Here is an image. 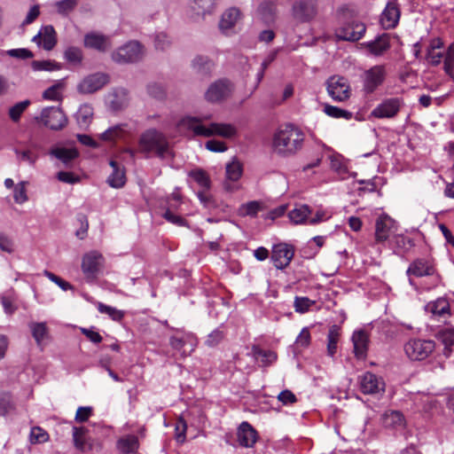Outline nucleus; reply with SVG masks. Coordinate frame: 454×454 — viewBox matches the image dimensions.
<instances>
[{"label":"nucleus","instance_id":"nucleus-19","mask_svg":"<svg viewBox=\"0 0 454 454\" xmlns=\"http://www.w3.org/2000/svg\"><path fill=\"white\" fill-rule=\"evenodd\" d=\"M400 8L396 0H392L387 4L386 8L380 16V23L385 29L395 27L400 19Z\"/></svg>","mask_w":454,"mask_h":454},{"label":"nucleus","instance_id":"nucleus-29","mask_svg":"<svg viewBox=\"0 0 454 454\" xmlns=\"http://www.w3.org/2000/svg\"><path fill=\"white\" fill-rule=\"evenodd\" d=\"M240 18V12L236 8L226 10L221 16L219 22L220 30L226 34L231 30Z\"/></svg>","mask_w":454,"mask_h":454},{"label":"nucleus","instance_id":"nucleus-56","mask_svg":"<svg viewBox=\"0 0 454 454\" xmlns=\"http://www.w3.org/2000/svg\"><path fill=\"white\" fill-rule=\"evenodd\" d=\"M78 4V0H60L56 3L57 10L61 14H67L73 11Z\"/></svg>","mask_w":454,"mask_h":454},{"label":"nucleus","instance_id":"nucleus-40","mask_svg":"<svg viewBox=\"0 0 454 454\" xmlns=\"http://www.w3.org/2000/svg\"><path fill=\"white\" fill-rule=\"evenodd\" d=\"M31 67L34 71H59L62 68V65L55 60H33L31 62Z\"/></svg>","mask_w":454,"mask_h":454},{"label":"nucleus","instance_id":"nucleus-51","mask_svg":"<svg viewBox=\"0 0 454 454\" xmlns=\"http://www.w3.org/2000/svg\"><path fill=\"white\" fill-rule=\"evenodd\" d=\"M444 58V71L450 76H453L454 73V43H452L447 49Z\"/></svg>","mask_w":454,"mask_h":454},{"label":"nucleus","instance_id":"nucleus-24","mask_svg":"<svg viewBox=\"0 0 454 454\" xmlns=\"http://www.w3.org/2000/svg\"><path fill=\"white\" fill-rule=\"evenodd\" d=\"M381 423L384 427L389 429H403L406 426V420L400 411H386L381 416Z\"/></svg>","mask_w":454,"mask_h":454},{"label":"nucleus","instance_id":"nucleus-52","mask_svg":"<svg viewBox=\"0 0 454 454\" xmlns=\"http://www.w3.org/2000/svg\"><path fill=\"white\" fill-rule=\"evenodd\" d=\"M30 105L29 100H24L15 104L9 109V116L14 122L19 121L21 114L25 112L27 106Z\"/></svg>","mask_w":454,"mask_h":454},{"label":"nucleus","instance_id":"nucleus-5","mask_svg":"<svg viewBox=\"0 0 454 454\" xmlns=\"http://www.w3.org/2000/svg\"><path fill=\"white\" fill-rule=\"evenodd\" d=\"M143 55L142 45L137 41H131L114 51L111 58L118 64H128L140 60Z\"/></svg>","mask_w":454,"mask_h":454},{"label":"nucleus","instance_id":"nucleus-58","mask_svg":"<svg viewBox=\"0 0 454 454\" xmlns=\"http://www.w3.org/2000/svg\"><path fill=\"white\" fill-rule=\"evenodd\" d=\"M260 209V204L257 201H250L244 204L239 208L241 215H255Z\"/></svg>","mask_w":454,"mask_h":454},{"label":"nucleus","instance_id":"nucleus-8","mask_svg":"<svg viewBox=\"0 0 454 454\" xmlns=\"http://www.w3.org/2000/svg\"><path fill=\"white\" fill-rule=\"evenodd\" d=\"M317 13L316 0H295L292 5V17L299 23L312 20Z\"/></svg>","mask_w":454,"mask_h":454},{"label":"nucleus","instance_id":"nucleus-2","mask_svg":"<svg viewBox=\"0 0 454 454\" xmlns=\"http://www.w3.org/2000/svg\"><path fill=\"white\" fill-rule=\"evenodd\" d=\"M304 137V133L299 128L286 124L275 133L272 141L273 150L280 155H293L302 148Z\"/></svg>","mask_w":454,"mask_h":454},{"label":"nucleus","instance_id":"nucleus-32","mask_svg":"<svg viewBox=\"0 0 454 454\" xmlns=\"http://www.w3.org/2000/svg\"><path fill=\"white\" fill-rule=\"evenodd\" d=\"M66 85V79L58 80L43 92V98L51 101H61Z\"/></svg>","mask_w":454,"mask_h":454},{"label":"nucleus","instance_id":"nucleus-27","mask_svg":"<svg viewBox=\"0 0 454 454\" xmlns=\"http://www.w3.org/2000/svg\"><path fill=\"white\" fill-rule=\"evenodd\" d=\"M109 164L112 167L113 171L107 177V184L113 188L122 187L126 183V176L123 167L113 160H110Z\"/></svg>","mask_w":454,"mask_h":454},{"label":"nucleus","instance_id":"nucleus-54","mask_svg":"<svg viewBox=\"0 0 454 454\" xmlns=\"http://www.w3.org/2000/svg\"><path fill=\"white\" fill-rule=\"evenodd\" d=\"M437 338L445 345L446 348L454 345V329L448 328L438 333Z\"/></svg>","mask_w":454,"mask_h":454},{"label":"nucleus","instance_id":"nucleus-39","mask_svg":"<svg viewBox=\"0 0 454 454\" xmlns=\"http://www.w3.org/2000/svg\"><path fill=\"white\" fill-rule=\"evenodd\" d=\"M311 214V209L307 205H301L288 214L291 222L295 224L303 223L306 220H309V215Z\"/></svg>","mask_w":454,"mask_h":454},{"label":"nucleus","instance_id":"nucleus-25","mask_svg":"<svg viewBox=\"0 0 454 454\" xmlns=\"http://www.w3.org/2000/svg\"><path fill=\"white\" fill-rule=\"evenodd\" d=\"M352 341L355 356L359 359L365 358L369 343L367 333L363 330L355 332L352 335Z\"/></svg>","mask_w":454,"mask_h":454},{"label":"nucleus","instance_id":"nucleus-26","mask_svg":"<svg viewBox=\"0 0 454 454\" xmlns=\"http://www.w3.org/2000/svg\"><path fill=\"white\" fill-rule=\"evenodd\" d=\"M364 47L373 56H381L390 48V40L387 34L376 37L373 41L366 43Z\"/></svg>","mask_w":454,"mask_h":454},{"label":"nucleus","instance_id":"nucleus-42","mask_svg":"<svg viewBox=\"0 0 454 454\" xmlns=\"http://www.w3.org/2000/svg\"><path fill=\"white\" fill-rule=\"evenodd\" d=\"M192 67L198 73L207 74L212 71L214 63L207 57L198 56L192 60Z\"/></svg>","mask_w":454,"mask_h":454},{"label":"nucleus","instance_id":"nucleus-6","mask_svg":"<svg viewBox=\"0 0 454 454\" xmlns=\"http://www.w3.org/2000/svg\"><path fill=\"white\" fill-rule=\"evenodd\" d=\"M36 120L52 130L64 129L68 121L65 113L59 107L55 106L43 108L40 116L36 117Z\"/></svg>","mask_w":454,"mask_h":454},{"label":"nucleus","instance_id":"nucleus-59","mask_svg":"<svg viewBox=\"0 0 454 454\" xmlns=\"http://www.w3.org/2000/svg\"><path fill=\"white\" fill-rule=\"evenodd\" d=\"M205 146L207 150L215 153H223L227 150L225 143L215 139L207 141Z\"/></svg>","mask_w":454,"mask_h":454},{"label":"nucleus","instance_id":"nucleus-30","mask_svg":"<svg viewBox=\"0 0 454 454\" xmlns=\"http://www.w3.org/2000/svg\"><path fill=\"white\" fill-rule=\"evenodd\" d=\"M116 446L121 454H135L138 450L139 442L136 435L129 434L120 438Z\"/></svg>","mask_w":454,"mask_h":454},{"label":"nucleus","instance_id":"nucleus-61","mask_svg":"<svg viewBox=\"0 0 454 454\" xmlns=\"http://www.w3.org/2000/svg\"><path fill=\"white\" fill-rule=\"evenodd\" d=\"M223 333L220 330H215L210 334H208L206 344L208 347H215L218 345L223 339Z\"/></svg>","mask_w":454,"mask_h":454},{"label":"nucleus","instance_id":"nucleus-13","mask_svg":"<svg viewBox=\"0 0 454 454\" xmlns=\"http://www.w3.org/2000/svg\"><path fill=\"white\" fill-rule=\"evenodd\" d=\"M232 90L231 83L226 79L213 82L205 93V98L211 103L220 102L227 98Z\"/></svg>","mask_w":454,"mask_h":454},{"label":"nucleus","instance_id":"nucleus-45","mask_svg":"<svg viewBox=\"0 0 454 454\" xmlns=\"http://www.w3.org/2000/svg\"><path fill=\"white\" fill-rule=\"evenodd\" d=\"M324 113L327 114L330 117L336 118V119H345V120H350L353 116V114L349 111L341 109L338 106H333L331 105H325L324 106Z\"/></svg>","mask_w":454,"mask_h":454},{"label":"nucleus","instance_id":"nucleus-63","mask_svg":"<svg viewBox=\"0 0 454 454\" xmlns=\"http://www.w3.org/2000/svg\"><path fill=\"white\" fill-rule=\"evenodd\" d=\"M207 192L208 190H200L198 192L197 195L205 207L211 208L215 206V203L211 194Z\"/></svg>","mask_w":454,"mask_h":454},{"label":"nucleus","instance_id":"nucleus-55","mask_svg":"<svg viewBox=\"0 0 454 454\" xmlns=\"http://www.w3.org/2000/svg\"><path fill=\"white\" fill-rule=\"evenodd\" d=\"M26 183L25 182H21V183H19L15 187H14V194H13V198H14V200L16 203L18 204H22L24 202H26L27 200V192H26Z\"/></svg>","mask_w":454,"mask_h":454},{"label":"nucleus","instance_id":"nucleus-15","mask_svg":"<svg viewBox=\"0 0 454 454\" xmlns=\"http://www.w3.org/2000/svg\"><path fill=\"white\" fill-rule=\"evenodd\" d=\"M403 106L402 99L398 98H390L383 100L372 112V115L379 118H393L400 111Z\"/></svg>","mask_w":454,"mask_h":454},{"label":"nucleus","instance_id":"nucleus-7","mask_svg":"<svg viewBox=\"0 0 454 454\" xmlns=\"http://www.w3.org/2000/svg\"><path fill=\"white\" fill-rule=\"evenodd\" d=\"M387 75L386 67L383 65H376L365 70L361 75L363 90L366 94L374 92L383 84Z\"/></svg>","mask_w":454,"mask_h":454},{"label":"nucleus","instance_id":"nucleus-11","mask_svg":"<svg viewBox=\"0 0 454 454\" xmlns=\"http://www.w3.org/2000/svg\"><path fill=\"white\" fill-rule=\"evenodd\" d=\"M103 255L98 251L85 254L82 261V270L87 279L92 280L103 266Z\"/></svg>","mask_w":454,"mask_h":454},{"label":"nucleus","instance_id":"nucleus-9","mask_svg":"<svg viewBox=\"0 0 454 454\" xmlns=\"http://www.w3.org/2000/svg\"><path fill=\"white\" fill-rule=\"evenodd\" d=\"M326 89L329 96L335 101L342 102L350 97V86L343 76H331L326 82Z\"/></svg>","mask_w":454,"mask_h":454},{"label":"nucleus","instance_id":"nucleus-12","mask_svg":"<svg viewBox=\"0 0 454 454\" xmlns=\"http://www.w3.org/2000/svg\"><path fill=\"white\" fill-rule=\"evenodd\" d=\"M360 390L365 395H377L385 392V382L382 378L366 372L358 378Z\"/></svg>","mask_w":454,"mask_h":454},{"label":"nucleus","instance_id":"nucleus-37","mask_svg":"<svg viewBox=\"0 0 454 454\" xmlns=\"http://www.w3.org/2000/svg\"><path fill=\"white\" fill-rule=\"evenodd\" d=\"M261 20L265 24H271L276 19V5L273 3H262L258 9Z\"/></svg>","mask_w":454,"mask_h":454},{"label":"nucleus","instance_id":"nucleus-22","mask_svg":"<svg viewBox=\"0 0 454 454\" xmlns=\"http://www.w3.org/2000/svg\"><path fill=\"white\" fill-rule=\"evenodd\" d=\"M33 42L38 45H42L46 51H51L57 43L56 32L52 26L48 25L40 30V32L34 36Z\"/></svg>","mask_w":454,"mask_h":454},{"label":"nucleus","instance_id":"nucleus-38","mask_svg":"<svg viewBox=\"0 0 454 454\" xmlns=\"http://www.w3.org/2000/svg\"><path fill=\"white\" fill-rule=\"evenodd\" d=\"M67 62L73 66H80L83 60V52L81 48L76 46H68L63 53Z\"/></svg>","mask_w":454,"mask_h":454},{"label":"nucleus","instance_id":"nucleus-43","mask_svg":"<svg viewBox=\"0 0 454 454\" xmlns=\"http://www.w3.org/2000/svg\"><path fill=\"white\" fill-rule=\"evenodd\" d=\"M329 160L331 168L342 179L346 178L348 170L346 164L343 162L342 158L340 155H331L329 156Z\"/></svg>","mask_w":454,"mask_h":454},{"label":"nucleus","instance_id":"nucleus-49","mask_svg":"<svg viewBox=\"0 0 454 454\" xmlns=\"http://www.w3.org/2000/svg\"><path fill=\"white\" fill-rule=\"evenodd\" d=\"M30 330L32 335L38 345L41 344L43 340L45 338L48 333V329L45 323H32L30 325Z\"/></svg>","mask_w":454,"mask_h":454},{"label":"nucleus","instance_id":"nucleus-64","mask_svg":"<svg viewBox=\"0 0 454 454\" xmlns=\"http://www.w3.org/2000/svg\"><path fill=\"white\" fill-rule=\"evenodd\" d=\"M278 401H280L283 404H292L297 402V398L294 394L290 390H283L278 395Z\"/></svg>","mask_w":454,"mask_h":454},{"label":"nucleus","instance_id":"nucleus-62","mask_svg":"<svg viewBox=\"0 0 454 454\" xmlns=\"http://www.w3.org/2000/svg\"><path fill=\"white\" fill-rule=\"evenodd\" d=\"M443 58V54L437 51H427L426 59L431 66H438Z\"/></svg>","mask_w":454,"mask_h":454},{"label":"nucleus","instance_id":"nucleus-20","mask_svg":"<svg viewBox=\"0 0 454 454\" xmlns=\"http://www.w3.org/2000/svg\"><path fill=\"white\" fill-rule=\"evenodd\" d=\"M395 222L387 215L380 216L375 223V241L383 243L387 240L394 232Z\"/></svg>","mask_w":454,"mask_h":454},{"label":"nucleus","instance_id":"nucleus-16","mask_svg":"<svg viewBox=\"0 0 454 454\" xmlns=\"http://www.w3.org/2000/svg\"><path fill=\"white\" fill-rule=\"evenodd\" d=\"M83 45L85 48L105 52L111 49L112 42L109 36L99 32L91 31L84 35Z\"/></svg>","mask_w":454,"mask_h":454},{"label":"nucleus","instance_id":"nucleus-47","mask_svg":"<svg viewBox=\"0 0 454 454\" xmlns=\"http://www.w3.org/2000/svg\"><path fill=\"white\" fill-rule=\"evenodd\" d=\"M242 175V166L240 162L233 160L226 165V176L229 180L237 181Z\"/></svg>","mask_w":454,"mask_h":454},{"label":"nucleus","instance_id":"nucleus-44","mask_svg":"<svg viewBox=\"0 0 454 454\" xmlns=\"http://www.w3.org/2000/svg\"><path fill=\"white\" fill-rule=\"evenodd\" d=\"M125 124H119L109 128L101 135V138L105 141H114L123 137L125 134Z\"/></svg>","mask_w":454,"mask_h":454},{"label":"nucleus","instance_id":"nucleus-35","mask_svg":"<svg viewBox=\"0 0 454 454\" xmlns=\"http://www.w3.org/2000/svg\"><path fill=\"white\" fill-rule=\"evenodd\" d=\"M340 338V328L333 325L329 328L327 334V354L333 356L337 352V344Z\"/></svg>","mask_w":454,"mask_h":454},{"label":"nucleus","instance_id":"nucleus-48","mask_svg":"<svg viewBox=\"0 0 454 454\" xmlns=\"http://www.w3.org/2000/svg\"><path fill=\"white\" fill-rule=\"evenodd\" d=\"M50 439L49 434L40 427H34L30 432V442L32 444L43 443Z\"/></svg>","mask_w":454,"mask_h":454},{"label":"nucleus","instance_id":"nucleus-60","mask_svg":"<svg viewBox=\"0 0 454 454\" xmlns=\"http://www.w3.org/2000/svg\"><path fill=\"white\" fill-rule=\"evenodd\" d=\"M295 343L302 348H307L310 343V333L308 327L301 329L300 334L297 336Z\"/></svg>","mask_w":454,"mask_h":454},{"label":"nucleus","instance_id":"nucleus-50","mask_svg":"<svg viewBox=\"0 0 454 454\" xmlns=\"http://www.w3.org/2000/svg\"><path fill=\"white\" fill-rule=\"evenodd\" d=\"M315 301L309 299L308 297L296 296L294 301V310L297 313H306L309 310L310 307L315 304Z\"/></svg>","mask_w":454,"mask_h":454},{"label":"nucleus","instance_id":"nucleus-14","mask_svg":"<svg viewBox=\"0 0 454 454\" xmlns=\"http://www.w3.org/2000/svg\"><path fill=\"white\" fill-rule=\"evenodd\" d=\"M294 254V247L286 243L275 245L272 248L271 260L277 269L287 267Z\"/></svg>","mask_w":454,"mask_h":454},{"label":"nucleus","instance_id":"nucleus-1","mask_svg":"<svg viewBox=\"0 0 454 454\" xmlns=\"http://www.w3.org/2000/svg\"><path fill=\"white\" fill-rule=\"evenodd\" d=\"M209 116L203 117H186L180 121L182 128L192 130L194 135L205 137L218 136L223 138H232L237 135V129L231 123L205 121Z\"/></svg>","mask_w":454,"mask_h":454},{"label":"nucleus","instance_id":"nucleus-23","mask_svg":"<svg viewBox=\"0 0 454 454\" xmlns=\"http://www.w3.org/2000/svg\"><path fill=\"white\" fill-rule=\"evenodd\" d=\"M238 442L246 448H251L257 441L256 430L248 423L242 422L238 429Z\"/></svg>","mask_w":454,"mask_h":454},{"label":"nucleus","instance_id":"nucleus-21","mask_svg":"<svg viewBox=\"0 0 454 454\" xmlns=\"http://www.w3.org/2000/svg\"><path fill=\"white\" fill-rule=\"evenodd\" d=\"M434 266L427 260L418 258L410 263L406 274L409 278H422L434 275ZM410 282L411 283V278Z\"/></svg>","mask_w":454,"mask_h":454},{"label":"nucleus","instance_id":"nucleus-18","mask_svg":"<svg viewBox=\"0 0 454 454\" xmlns=\"http://www.w3.org/2000/svg\"><path fill=\"white\" fill-rule=\"evenodd\" d=\"M365 25L360 21H351L337 30L338 38L344 41H357L364 34Z\"/></svg>","mask_w":454,"mask_h":454},{"label":"nucleus","instance_id":"nucleus-31","mask_svg":"<svg viewBox=\"0 0 454 454\" xmlns=\"http://www.w3.org/2000/svg\"><path fill=\"white\" fill-rule=\"evenodd\" d=\"M218 0H192V9L197 16L205 18L212 14L216 8Z\"/></svg>","mask_w":454,"mask_h":454},{"label":"nucleus","instance_id":"nucleus-17","mask_svg":"<svg viewBox=\"0 0 454 454\" xmlns=\"http://www.w3.org/2000/svg\"><path fill=\"white\" fill-rule=\"evenodd\" d=\"M169 344L173 349L180 353L181 356L185 357L194 351L197 340L190 334L175 335L170 338Z\"/></svg>","mask_w":454,"mask_h":454},{"label":"nucleus","instance_id":"nucleus-28","mask_svg":"<svg viewBox=\"0 0 454 454\" xmlns=\"http://www.w3.org/2000/svg\"><path fill=\"white\" fill-rule=\"evenodd\" d=\"M128 92L124 89H117L108 95V104L112 110L120 111L128 106Z\"/></svg>","mask_w":454,"mask_h":454},{"label":"nucleus","instance_id":"nucleus-36","mask_svg":"<svg viewBox=\"0 0 454 454\" xmlns=\"http://www.w3.org/2000/svg\"><path fill=\"white\" fill-rule=\"evenodd\" d=\"M93 108L90 105L84 104L80 106L76 113V121L80 127H88L93 119Z\"/></svg>","mask_w":454,"mask_h":454},{"label":"nucleus","instance_id":"nucleus-53","mask_svg":"<svg viewBox=\"0 0 454 454\" xmlns=\"http://www.w3.org/2000/svg\"><path fill=\"white\" fill-rule=\"evenodd\" d=\"M98 309L102 314L108 315L113 320L120 321L124 317V313L117 309L106 305L102 302H98Z\"/></svg>","mask_w":454,"mask_h":454},{"label":"nucleus","instance_id":"nucleus-41","mask_svg":"<svg viewBox=\"0 0 454 454\" xmlns=\"http://www.w3.org/2000/svg\"><path fill=\"white\" fill-rule=\"evenodd\" d=\"M201 188V190H209L211 187V181L207 173L201 169L196 168L191 170L188 174Z\"/></svg>","mask_w":454,"mask_h":454},{"label":"nucleus","instance_id":"nucleus-46","mask_svg":"<svg viewBox=\"0 0 454 454\" xmlns=\"http://www.w3.org/2000/svg\"><path fill=\"white\" fill-rule=\"evenodd\" d=\"M427 308L432 314L439 317L449 314L450 310L449 303L444 299H438L434 302L429 303Z\"/></svg>","mask_w":454,"mask_h":454},{"label":"nucleus","instance_id":"nucleus-4","mask_svg":"<svg viewBox=\"0 0 454 454\" xmlns=\"http://www.w3.org/2000/svg\"><path fill=\"white\" fill-rule=\"evenodd\" d=\"M405 355L412 361L427 359L435 349V343L431 340L411 339L403 347Z\"/></svg>","mask_w":454,"mask_h":454},{"label":"nucleus","instance_id":"nucleus-3","mask_svg":"<svg viewBox=\"0 0 454 454\" xmlns=\"http://www.w3.org/2000/svg\"><path fill=\"white\" fill-rule=\"evenodd\" d=\"M138 150L142 153H153L160 159L173 157L167 137L155 129H147L140 136Z\"/></svg>","mask_w":454,"mask_h":454},{"label":"nucleus","instance_id":"nucleus-57","mask_svg":"<svg viewBox=\"0 0 454 454\" xmlns=\"http://www.w3.org/2000/svg\"><path fill=\"white\" fill-rule=\"evenodd\" d=\"M162 216L169 223L177 226H185L186 221L179 215L175 214L170 208H167Z\"/></svg>","mask_w":454,"mask_h":454},{"label":"nucleus","instance_id":"nucleus-34","mask_svg":"<svg viewBox=\"0 0 454 454\" xmlns=\"http://www.w3.org/2000/svg\"><path fill=\"white\" fill-rule=\"evenodd\" d=\"M50 153L61 160L65 165H68L78 156V152L74 148L56 147L51 149Z\"/></svg>","mask_w":454,"mask_h":454},{"label":"nucleus","instance_id":"nucleus-10","mask_svg":"<svg viewBox=\"0 0 454 454\" xmlns=\"http://www.w3.org/2000/svg\"><path fill=\"white\" fill-rule=\"evenodd\" d=\"M109 82V76L105 73H95L84 77L77 85L81 94H92L101 90Z\"/></svg>","mask_w":454,"mask_h":454},{"label":"nucleus","instance_id":"nucleus-33","mask_svg":"<svg viewBox=\"0 0 454 454\" xmlns=\"http://www.w3.org/2000/svg\"><path fill=\"white\" fill-rule=\"evenodd\" d=\"M86 432L87 429L85 427H73L74 445L77 450L82 452L87 450H92V443L85 437Z\"/></svg>","mask_w":454,"mask_h":454}]
</instances>
